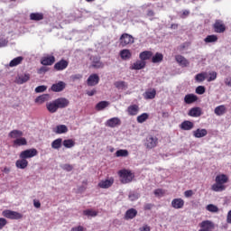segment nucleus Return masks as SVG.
<instances>
[{
  "instance_id": "nucleus-61",
  "label": "nucleus",
  "mask_w": 231,
  "mask_h": 231,
  "mask_svg": "<svg viewBox=\"0 0 231 231\" xmlns=\"http://www.w3.org/2000/svg\"><path fill=\"white\" fill-rule=\"evenodd\" d=\"M154 205L148 203L144 205V210H151Z\"/></svg>"
},
{
  "instance_id": "nucleus-19",
  "label": "nucleus",
  "mask_w": 231,
  "mask_h": 231,
  "mask_svg": "<svg viewBox=\"0 0 231 231\" xmlns=\"http://www.w3.org/2000/svg\"><path fill=\"white\" fill-rule=\"evenodd\" d=\"M136 216H138V210L132 208L126 210L125 214V219L129 221V219H134Z\"/></svg>"
},
{
  "instance_id": "nucleus-55",
  "label": "nucleus",
  "mask_w": 231,
  "mask_h": 231,
  "mask_svg": "<svg viewBox=\"0 0 231 231\" xmlns=\"http://www.w3.org/2000/svg\"><path fill=\"white\" fill-rule=\"evenodd\" d=\"M62 169L68 172H71V171H73V166H71V164H64Z\"/></svg>"
},
{
  "instance_id": "nucleus-17",
  "label": "nucleus",
  "mask_w": 231,
  "mask_h": 231,
  "mask_svg": "<svg viewBox=\"0 0 231 231\" xmlns=\"http://www.w3.org/2000/svg\"><path fill=\"white\" fill-rule=\"evenodd\" d=\"M188 115L189 116H192L193 118H198L199 116H201V115H203V112L201 111V107L195 106L188 112Z\"/></svg>"
},
{
  "instance_id": "nucleus-4",
  "label": "nucleus",
  "mask_w": 231,
  "mask_h": 231,
  "mask_svg": "<svg viewBox=\"0 0 231 231\" xmlns=\"http://www.w3.org/2000/svg\"><path fill=\"white\" fill-rule=\"evenodd\" d=\"M199 231H214L216 230V224L211 220H203L199 224Z\"/></svg>"
},
{
  "instance_id": "nucleus-26",
  "label": "nucleus",
  "mask_w": 231,
  "mask_h": 231,
  "mask_svg": "<svg viewBox=\"0 0 231 231\" xmlns=\"http://www.w3.org/2000/svg\"><path fill=\"white\" fill-rule=\"evenodd\" d=\"M23 133L21 130H12L9 134L8 136L9 138H12L13 140H17L21 137L23 136Z\"/></svg>"
},
{
  "instance_id": "nucleus-9",
  "label": "nucleus",
  "mask_w": 231,
  "mask_h": 231,
  "mask_svg": "<svg viewBox=\"0 0 231 231\" xmlns=\"http://www.w3.org/2000/svg\"><path fill=\"white\" fill-rule=\"evenodd\" d=\"M68 66H69V61L62 59L54 64V69L56 71H64Z\"/></svg>"
},
{
  "instance_id": "nucleus-64",
  "label": "nucleus",
  "mask_w": 231,
  "mask_h": 231,
  "mask_svg": "<svg viewBox=\"0 0 231 231\" xmlns=\"http://www.w3.org/2000/svg\"><path fill=\"white\" fill-rule=\"evenodd\" d=\"M10 171H11L10 168L5 167V168L2 170V172H5V174H10Z\"/></svg>"
},
{
  "instance_id": "nucleus-38",
  "label": "nucleus",
  "mask_w": 231,
  "mask_h": 231,
  "mask_svg": "<svg viewBox=\"0 0 231 231\" xmlns=\"http://www.w3.org/2000/svg\"><path fill=\"white\" fill-rule=\"evenodd\" d=\"M155 97H156V89H154V88L150 91H146L144 93V98L146 100H152Z\"/></svg>"
},
{
  "instance_id": "nucleus-18",
  "label": "nucleus",
  "mask_w": 231,
  "mask_h": 231,
  "mask_svg": "<svg viewBox=\"0 0 231 231\" xmlns=\"http://www.w3.org/2000/svg\"><path fill=\"white\" fill-rule=\"evenodd\" d=\"M122 121L118 117H112L108 119L106 123V127H116V125H120Z\"/></svg>"
},
{
  "instance_id": "nucleus-22",
  "label": "nucleus",
  "mask_w": 231,
  "mask_h": 231,
  "mask_svg": "<svg viewBox=\"0 0 231 231\" xmlns=\"http://www.w3.org/2000/svg\"><path fill=\"white\" fill-rule=\"evenodd\" d=\"M145 66H147V62L143 61V60H136L130 68V69H136V70H140V69H143V68H145Z\"/></svg>"
},
{
  "instance_id": "nucleus-43",
  "label": "nucleus",
  "mask_w": 231,
  "mask_h": 231,
  "mask_svg": "<svg viewBox=\"0 0 231 231\" xmlns=\"http://www.w3.org/2000/svg\"><path fill=\"white\" fill-rule=\"evenodd\" d=\"M207 79V72H201L195 76V80L197 82H205Z\"/></svg>"
},
{
  "instance_id": "nucleus-25",
  "label": "nucleus",
  "mask_w": 231,
  "mask_h": 231,
  "mask_svg": "<svg viewBox=\"0 0 231 231\" xmlns=\"http://www.w3.org/2000/svg\"><path fill=\"white\" fill-rule=\"evenodd\" d=\"M139 59H141V60H143V62H145V60H150V59H152V51H142L139 54Z\"/></svg>"
},
{
  "instance_id": "nucleus-7",
  "label": "nucleus",
  "mask_w": 231,
  "mask_h": 231,
  "mask_svg": "<svg viewBox=\"0 0 231 231\" xmlns=\"http://www.w3.org/2000/svg\"><path fill=\"white\" fill-rule=\"evenodd\" d=\"M213 30L215 33H225L226 31V26L221 20H216L213 24Z\"/></svg>"
},
{
  "instance_id": "nucleus-46",
  "label": "nucleus",
  "mask_w": 231,
  "mask_h": 231,
  "mask_svg": "<svg viewBox=\"0 0 231 231\" xmlns=\"http://www.w3.org/2000/svg\"><path fill=\"white\" fill-rule=\"evenodd\" d=\"M116 156L117 158H120V157L125 158L129 156V152L127 150H118L116 152Z\"/></svg>"
},
{
  "instance_id": "nucleus-3",
  "label": "nucleus",
  "mask_w": 231,
  "mask_h": 231,
  "mask_svg": "<svg viewBox=\"0 0 231 231\" xmlns=\"http://www.w3.org/2000/svg\"><path fill=\"white\" fill-rule=\"evenodd\" d=\"M134 42V38L129 33H123L119 38V44L122 48H125L128 44H133Z\"/></svg>"
},
{
  "instance_id": "nucleus-20",
  "label": "nucleus",
  "mask_w": 231,
  "mask_h": 231,
  "mask_svg": "<svg viewBox=\"0 0 231 231\" xmlns=\"http://www.w3.org/2000/svg\"><path fill=\"white\" fill-rule=\"evenodd\" d=\"M126 111L130 116H136L140 111V106L138 105H132L127 107Z\"/></svg>"
},
{
  "instance_id": "nucleus-57",
  "label": "nucleus",
  "mask_w": 231,
  "mask_h": 231,
  "mask_svg": "<svg viewBox=\"0 0 231 231\" xmlns=\"http://www.w3.org/2000/svg\"><path fill=\"white\" fill-rule=\"evenodd\" d=\"M130 201H136L138 199V194L132 193L129 195Z\"/></svg>"
},
{
  "instance_id": "nucleus-30",
  "label": "nucleus",
  "mask_w": 231,
  "mask_h": 231,
  "mask_svg": "<svg viewBox=\"0 0 231 231\" xmlns=\"http://www.w3.org/2000/svg\"><path fill=\"white\" fill-rule=\"evenodd\" d=\"M28 80H30V74H23L18 76L15 82L16 84H25V82H28Z\"/></svg>"
},
{
  "instance_id": "nucleus-10",
  "label": "nucleus",
  "mask_w": 231,
  "mask_h": 231,
  "mask_svg": "<svg viewBox=\"0 0 231 231\" xmlns=\"http://www.w3.org/2000/svg\"><path fill=\"white\" fill-rule=\"evenodd\" d=\"M58 109H64V107H68L69 106V100L66 97H59L54 100Z\"/></svg>"
},
{
  "instance_id": "nucleus-58",
  "label": "nucleus",
  "mask_w": 231,
  "mask_h": 231,
  "mask_svg": "<svg viewBox=\"0 0 231 231\" xmlns=\"http://www.w3.org/2000/svg\"><path fill=\"white\" fill-rule=\"evenodd\" d=\"M70 231H84V226H78L72 227Z\"/></svg>"
},
{
  "instance_id": "nucleus-23",
  "label": "nucleus",
  "mask_w": 231,
  "mask_h": 231,
  "mask_svg": "<svg viewBox=\"0 0 231 231\" xmlns=\"http://www.w3.org/2000/svg\"><path fill=\"white\" fill-rule=\"evenodd\" d=\"M180 127L182 131H191V129H194V123L186 120L180 124Z\"/></svg>"
},
{
  "instance_id": "nucleus-53",
  "label": "nucleus",
  "mask_w": 231,
  "mask_h": 231,
  "mask_svg": "<svg viewBox=\"0 0 231 231\" xmlns=\"http://www.w3.org/2000/svg\"><path fill=\"white\" fill-rule=\"evenodd\" d=\"M205 91H206V88L204 86H199L196 88L197 95H203L205 93Z\"/></svg>"
},
{
  "instance_id": "nucleus-15",
  "label": "nucleus",
  "mask_w": 231,
  "mask_h": 231,
  "mask_svg": "<svg viewBox=\"0 0 231 231\" xmlns=\"http://www.w3.org/2000/svg\"><path fill=\"white\" fill-rule=\"evenodd\" d=\"M113 183H115V179L111 177L110 179H106L105 180H101L98 183V187L100 189H109V187L113 186Z\"/></svg>"
},
{
  "instance_id": "nucleus-49",
  "label": "nucleus",
  "mask_w": 231,
  "mask_h": 231,
  "mask_svg": "<svg viewBox=\"0 0 231 231\" xmlns=\"http://www.w3.org/2000/svg\"><path fill=\"white\" fill-rule=\"evenodd\" d=\"M115 87L117 89H125V88H127V84H125V81H116L115 83Z\"/></svg>"
},
{
  "instance_id": "nucleus-51",
  "label": "nucleus",
  "mask_w": 231,
  "mask_h": 231,
  "mask_svg": "<svg viewBox=\"0 0 231 231\" xmlns=\"http://www.w3.org/2000/svg\"><path fill=\"white\" fill-rule=\"evenodd\" d=\"M48 89V87L45 85L38 86L35 88V93H44Z\"/></svg>"
},
{
  "instance_id": "nucleus-11",
  "label": "nucleus",
  "mask_w": 231,
  "mask_h": 231,
  "mask_svg": "<svg viewBox=\"0 0 231 231\" xmlns=\"http://www.w3.org/2000/svg\"><path fill=\"white\" fill-rule=\"evenodd\" d=\"M41 64H42V66H53V64H55V56L48 55L42 57L41 59Z\"/></svg>"
},
{
  "instance_id": "nucleus-36",
  "label": "nucleus",
  "mask_w": 231,
  "mask_h": 231,
  "mask_svg": "<svg viewBox=\"0 0 231 231\" xmlns=\"http://www.w3.org/2000/svg\"><path fill=\"white\" fill-rule=\"evenodd\" d=\"M163 61V54L156 52L154 56H152V62L153 64H158Z\"/></svg>"
},
{
  "instance_id": "nucleus-41",
  "label": "nucleus",
  "mask_w": 231,
  "mask_h": 231,
  "mask_svg": "<svg viewBox=\"0 0 231 231\" xmlns=\"http://www.w3.org/2000/svg\"><path fill=\"white\" fill-rule=\"evenodd\" d=\"M92 68H104V64L100 61V58H94L92 60Z\"/></svg>"
},
{
  "instance_id": "nucleus-13",
  "label": "nucleus",
  "mask_w": 231,
  "mask_h": 231,
  "mask_svg": "<svg viewBox=\"0 0 231 231\" xmlns=\"http://www.w3.org/2000/svg\"><path fill=\"white\" fill-rule=\"evenodd\" d=\"M175 60L176 62L179 63V65L181 66V68H187L190 64V62L189 61V60H187V58L180 54L175 56Z\"/></svg>"
},
{
  "instance_id": "nucleus-40",
  "label": "nucleus",
  "mask_w": 231,
  "mask_h": 231,
  "mask_svg": "<svg viewBox=\"0 0 231 231\" xmlns=\"http://www.w3.org/2000/svg\"><path fill=\"white\" fill-rule=\"evenodd\" d=\"M62 143L66 149H71L72 147H75V141L73 139H66L62 142Z\"/></svg>"
},
{
  "instance_id": "nucleus-37",
  "label": "nucleus",
  "mask_w": 231,
  "mask_h": 231,
  "mask_svg": "<svg viewBox=\"0 0 231 231\" xmlns=\"http://www.w3.org/2000/svg\"><path fill=\"white\" fill-rule=\"evenodd\" d=\"M31 21H42L44 19V14L42 13H32L30 14Z\"/></svg>"
},
{
  "instance_id": "nucleus-63",
  "label": "nucleus",
  "mask_w": 231,
  "mask_h": 231,
  "mask_svg": "<svg viewBox=\"0 0 231 231\" xmlns=\"http://www.w3.org/2000/svg\"><path fill=\"white\" fill-rule=\"evenodd\" d=\"M46 71H48V68L41 67L38 70V73H46Z\"/></svg>"
},
{
  "instance_id": "nucleus-34",
  "label": "nucleus",
  "mask_w": 231,
  "mask_h": 231,
  "mask_svg": "<svg viewBox=\"0 0 231 231\" xmlns=\"http://www.w3.org/2000/svg\"><path fill=\"white\" fill-rule=\"evenodd\" d=\"M23 60H24V58H23V56L16 57L10 61L9 67L15 68V66H19V64H21Z\"/></svg>"
},
{
  "instance_id": "nucleus-42",
  "label": "nucleus",
  "mask_w": 231,
  "mask_h": 231,
  "mask_svg": "<svg viewBox=\"0 0 231 231\" xmlns=\"http://www.w3.org/2000/svg\"><path fill=\"white\" fill-rule=\"evenodd\" d=\"M51 147L52 149H60V147H62V138L55 139L51 143Z\"/></svg>"
},
{
  "instance_id": "nucleus-62",
  "label": "nucleus",
  "mask_w": 231,
  "mask_h": 231,
  "mask_svg": "<svg viewBox=\"0 0 231 231\" xmlns=\"http://www.w3.org/2000/svg\"><path fill=\"white\" fill-rule=\"evenodd\" d=\"M96 93H97V90H95V89L87 91V95L88 97H93Z\"/></svg>"
},
{
  "instance_id": "nucleus-44",
  "label": "nucleus",
  "mask_w": 231,
  "mask_h": 231,
  "mask_svg": "<svg viewBox=\"0 0 231 231\" xmlns=\"http://www.w3.org/2000/svg\"><path fill=\"white\" fill-rule=\"evenodd\" d=\"M84 216H88V217H97L98 216V212L93 209H86L83 211Z\"/></svg>"
},
{
  "instance_id": "nucleus-33",
  "label": "nucleus",
  "mask_w": 231,
  "mask_h": 231,
  "mask_svg": "<svg viewBox=\"0 0 231 231\" xmlns=\"http://www.w3.org/2000/svg\"><path fill=\"white\" fill-rule=\"evenodd\" d=\"M15 165L17 169H26L28 167V161L24 158H20L16 161Z\"/></svg>"
},
{
  "instance_id": "nucleus-52",
  "label": "nucleus",
  "mask_w": 231,
  "mask_h": 231,
  "mask_svg": "<svg viewBox=\"0 0 231 231\" xmlns=\"http://www.w3.org/2000/svg\"><path fill=\"white\" fill-rule=\"evenodd\" d=\"M6 225H8V220H6V218L0 217V230H3Z\"/></svg>"
},
{
  "instance_id": "nucleus-56",
  "label": "nucleus",
  "mask_w": 231,
  "mask_h": 231,
  "mask_svg": "<svg viewBox=\"0 0 231 231\" xmlns=\"http://www.w3.org/2000/svg\"><path fill=\"white\" fill-rule=\"evenodd\" d=\"M194 195V191H192V189H189V190H186L184 192V196L185 198H190Z\"/></svg>"
},
{
  "instance_id": "nucleus-50",
  "label": "nucleus",
  "mask_w": 231,
  "mask_h": 231,
  "mask_svg": "<svg viewBox=\"0 0 231 231\" xmlns=\"http://www.w3.org/2000/svg\"><path fill=\"white\" fill-rule=\"evenodd\" d=\"M217 79V72L211 71L209 72V77L208 78V82H213V80H216Z\"/></svg>"
},
{
  "instance_id": "nucleus-12",
  "label": "nucleus",
  "mask_w": 231,
  "mask_h": 231,
  "mask_svg": "<svg viewBox=\"0 0 231 231\" xmlns=\"http://www.w3.org/2000/svg\"><path fill=\"white\" fill-rule=\"evenodd\" d=\"M51 89L54 93H60V91L66 89V83L64 81H59L58 83L52 84Z\"/></svg>"
},
{
  "instance_id": "nucleus-24",
  "label": "nucleus",
  "mask_w": 231,
  "mask_h": 231,
  "mask_svg": "<svg viewBox=\"0 0 231 231\" xmlns=\"http://www.w3.org/2000/svg\"><path fill=\"white\" fill-rule=\"evenodd\" d=\"M23 145H28V141L24 137L14 139L13 142V147H23Z\"/></svg>"
},
{
  "instance_id": "nucleus-29",
  "label": "nucleus",
  "mask_w": 231,
  "mask_h": 231,
  "mask_svg": "<svg viewBox=\"0 0 231 231\" xmlns=\"http://www.w3.org/2000/svg\"><path fill=\"white\" fill-rule=\"evenodd\" d=\"M198 101V96L194 94H187L184 97L185 104H194Z\"/></svg>"
},
{
  "instance_id": "nucleus-32",
  "label": "nucleus",
  "mask_w": 231,
  "mask_h": 231,
  "mask_svg": "<svg viewBox=\"0 0 231 231\" xmlns=\"http://www.w3.org/2000/svg\"><path fill=\"white\" fill-rule=\"evenodd\" d=\"M53 131L56 134H64L68 133V126L66 125H59Z\"/></svg>"
},
{
  "instance_id": "nucleus-48",
  "label": "nucleus",
  "mask_w": 231,
  "mask_h": 231,
  "mask_svg": "<svg viewBox=\"0 0 231 231\" xmlns=\"http://www.w3.org/2000/svg\"><path fill=\"white\" fill-rule=\"evenodd\" d=\"M206 210H208V212L216 213V212H219V208H217V206H216L214 204H208L206 207Z\"/></svg>"
},
{
  "instance_id": "nucleus-14",
  "label": "nucleus",
  "mask_w": 231,
  "mask_h": 231,
  "mask_svg": "<svg viewBox=\"0 0 231 231\" xmlns=\"http://www.w3.org/2000/svg\"><path fill=\"white\" fill-rule=\"evenodd\" d=\"M171 207L177 210L183 208V207H185V200H183V199H173L171 200Z\"/></svg>"
},
{
  "instance_id": "nucleus-28",
  "label": "nucleus",
  "mask_w": 231,
  "mask_h": 231,
  "mask_svg": "<svg viewBox=\"0 0 231 231\" xmlns=\"http://www.w3.org/2000/svg\"><path fill=\"white\" fill-rule=\"evenodd\" d=\"M50 100V94H42L37 97L34 100L35 104H44V102H48Z\"/></svg>"
},
{
  "instance_id": "nucleus-16",
  "label": "nucleus",
  "mask_w": 231,
  "mask_h": 231,
  "mask_svg": "<svg viewBox=\"0 0 231 231\" xmlns=\"http://www.w3.org/2000/svg\"><path fill=\"white\" fill-rule=\"evenodd\" d=\"M100 82V78L98 74H91L87 79L88 86H97Z\"/></svg>"
},
{
  "instance_id": "nucleus-35",
  "label": "nucleus",
  "mask_w": 231,
  "mask_h": 231,
  "mask_svg": "<svg viewBox=\"0 0 231 231\" xmlns=\"http://www.w3.org/2000/svg\"><path fill=\"white\" fill-rule=\"evenodd\" d=\"M46 107L49 113H57V111L59 110L57 106V103H55V100L52 102L47 103Z\"/></svg>"
},
{
  "instance_id": "nucleus-59",
  "label": "nucleus",
  "mask_w": 231,
  "mask_h": 231,
  "mask_svg": "<svg viewBox=\"0 0 231 231\" xmlns=\"http://www.w3.org/2000/svg\"><path fill=\"white\" fill-rule=\"evenodd\" d=\"M140 231H151V226L144 225L139 228Z\"/></svg>"
},
{
  "instance_id": "nucleus-39",
  "label": "nucleus",
  "mask_w": 231,
  "mask_h": 231,
  "mask_svg": "<svg viewBox=\"0 0 231 231\" xmlns=\"http://www.w3.org/2000/svg\"><path fill=\"white\" fill-rule=\"evenodd\" d=\"M109 106V102L107 101H100L96 105L97 111H102L103 109H106Z\"/></svg>"
},
{
  "instance_id": "nucleus-21",
  "label": "nucleus",
  "mask_w": 231,
  "mask_h": 231,
  "mask_svg": "<svg viewBox=\"0 0 231 231\" xmlns=\"http://www.w3.org/2000/svg\"><path fill=\"white\" fill-rule=\"evenodd\" d=\"M207 134H208V132L205 128H202V129L198 128L197 130L193 131V136L195 138H205Z\"/></svg>"
},
{
  "instance_id": "nucleus-45",
  "label": "nucleus",
  "mask_w": 231,
  "mask_h": 231,
  "mask_svg": "<svg viewBox=\"0 0 231 231\" xmlns=\"http://www.w3.org/2000/svg\"><path fill=\"white\" fill-rule=\"evenodd\" d=\"M148 119H149V114H147V113H143V114L140 115L139 116H137L138 124H143V122H145Z\"/></svg>"
},
{
  "instance_id": "nucleus-6",
  "label": "nucleus",
  "mask_w": 231,
  "mask_h": 231,
  "mask_svg": "<svg viewBox=\"0 0 231 231\" xmlns=\"http://www.w3.org/2000/svg\"><path fill=\"white\" fill-rule=\"evenodd\" d=\"M39 154V152L37 149H28L21 152L19 158H23L24 160H28V158H33L34 156H37Z\"/></svg>"
},
{
  "instance_id": "nucleus-54",
  "label": "nucleus",
  "mask_w": 231,
  "mask_h": 231,
  "mask_svg": "<svg viewBox=\"0 0 231 231\" xmlns=\"http://www.w3.org/2000/svg\"><path fill=\"white\" fill-rule=\"evenodd\" d=\"M153 194H154L155 196L162 197V196H164L165 191H163V189H155V190L153 191Z\"/></svg>"
},
{
  "instance_id": "nucleus-5",
  "label": "nucleus",
  "mask_w": 231,
  "mask_h": 231,
  "mask_svg": "<svg viewBox=\"0 0 231 231\" xmlns=\"http://www.w3.org/2000/svg\"><path fill=\"white\" fill-rule=\"evenodd\" d=\"M2 216L7 219H23V214L10 209L4 210Z\"/></svg>"
},
{
  "instance_id": "nucleus-2",
  "label": "nucleus",
  "mask_w": 231,
  "mask_h": 231,
  "mask_svg": "<svg viewBox=\"0 0 231 231\" xmlns=\"http://www.w3.org/2000/svg\"><path fill=\"white\" fill-rule=\"evenodd\" d=\"M118 176L120 178L121 183H123L124 185L131 183V181H133V180L134 179V174H133L131 171L125 169L119 171Z\"/></svg>"
},
{
  "instance_id": "nucleus-47",
  "label": "nucleus",
  "mask_w": 231,
  "mask_h": 231,
  "mask_svg": "<svg viewBox=\"0 0 231 231\" xmlns=\"http://www.w3.org/2000/svg\"><path fill=\"white\" fill-rule=\"evenodd\" d=\"M204 41H205V42H217V35H216V34L208 35L204 39Z\"/></svg>"
},
{
  "instance_id": "nucleus-27",
  "label": "nucleus",
  "mask_w": 231,
  "mask_h": 231,
  "mask_svg": "<svg viewBox=\"0 0 231 231\" xmlns=\"http://www.w3.org/2000/svg\"><path fill=\"white\" fill-rule=\"evenodd\" d=\"M119 55L123 60H129V59H131V57H133V53L131 52V51L129 49H125V50L120 51Z\"/></svg>"
},
{
  "instance_id": "nucleus-60",
  "label": "nucleus",
  "mask_w": 231,
  "mask_h": 231,
  "mask_svg": "<svg viewBox=\"0 0 231 231\" xmlns=\"http://www.w3.org/2000/svg\"><path fill=\"white\" fill-rule=\"evenodd\" d=\"M8 45V42L6 40L0 41V48H5V46Z\"/></svg>"
},
{
  "instance_id": "nucleus-1",
  "label": "nucleus",
  "mask_w": 231,
  "mask_h": 231,
  "mask_svg": "<svg viewBox=\"0 0 231 231\" xmlns=\"http://www.w3.org/2000/svg\"><path fill=\"white\" fill-rule=\"evenodd\" d=\"M216 183L211 186L214 192H223L226 189L225 183H228V176L226 174H218L215 179Z\"/></svg>"
},
{
  "instance_id": "nucleus-8",
  "label": "nucleus",
  "mask_w": 231,
  "mask_h": 231,
  "mask_svg": "<svg viewBox=\"0 0 231 231\" xmlns=\"http://www.w3.org/2000/svg\"><path fill=\"white\" fill-rule=\"evenodd\" d=\"M144 145L146 149H154L158 145V138L152 135L146 137Z\"/></svg>"
},
{
  "instance_id": "nucleus-31",
  "label": "nucleus",
  "mask_w": 231,
  "mask_h": 231,
  "mask_svg": "<svg viewBox=\"0 0 231 231\" xmlns=\"http://www.w3.org/2000/svg\"><path fill=\"white\" fill-rule=\"evenodd\" d=\"M214 113L217 116H223V115L226 113V106H225V105H220L215 108Z\"/></svg>"
}]
</instances>
